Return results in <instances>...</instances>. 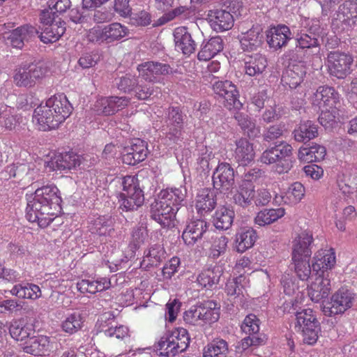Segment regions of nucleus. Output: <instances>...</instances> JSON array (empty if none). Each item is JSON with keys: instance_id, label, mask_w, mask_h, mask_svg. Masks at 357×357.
Returning <instances> with one entry per match:
<instances>
[{"instance_id": "8", "label": "nucleus", "mask_w": 357, "mask_h": 357, "mask_svg": "<svg viewBox=\"0 0 357 357\" xmlns=\"http://www.w3.org/2000/svg\"><path fill=\"white\" fill-rule=\"evenodd\" d=\"M328 68L329 74L338 79H344L351 72L353 56L339 51L330 52L328 54Z\"/></svg>"}, {"instance_id": "55", "label": "nucleus", "mask_w": 357, "mask_h": 357, "mask_svg": "<svg viewBox=\"0 0 357 357\" xmlns=\"http://www.w3.org/2000/svg\"><path fill=\"white\" fill-rule=\"evenodd\" d=\"M167 131L165 133V140L168 146L178 144L182 142L183 126L167 125Z\"/></svg>"}, {"instance_id": "7", "label": "nucleus", "mask_w": 357, "mask_h": 357, "mask_svg": "<svg viewBox=\"0 0 357 357\" xmlns=\"http://www.w3.org/2000/svg\"><path fill=\"white\" fill-rule=\"evenodd\" d=\"M234 177V170L229 163H219L212 176L214 189L223 195L231 194L235 188Z\"/></svg>"}, {"instance_id": "35", "label": "nucleus", "mask_w": 357, "mask_h": 357, "mask_svg": "<svg viewBox=\"0 0 357 357\" xmlns=\"http://www.w3.org/2000/svg\"><path fill=\"white\" fill-rule=\"evenodd\" d=\"M234 119L237 121L244 135L250 139H255L260 136V127L256 125V122L248 114L237 112L234 114Z\"/></svg>"}, {"instance_id": "64", "label": "nucleus", "mask_w": 357, "mask_h": 357, "mask_svg": "<svg viewBox=\"0 0 357 357\" xmlns=\"http://www.w3.org/2000/svg\"><path fill=\"white\" fill-rule=\"evenodd\" d=\"M284 132V126L280 124L273 125L264 131L263 139L264 141L271 142L280 138Z\"/></svg>"}, {"instance_id": "43", "label": "nucleus", "mask_w": 357, "mask_h": 357, "mask_svg": "<svg viewBox=\"0 0 357 357\" xmlns=\"http://www.w3.org/2000/svg\"><path fill=\"white\" fill-rule=\"evenodd\" d=\"M228 352L227 342L222 339H216L204 347L203 357H227Z\"/></svg>"}, {"instance_id": "18", "label": "nucleus", "mask_w": 357, "mask_h": 357, "mask_svg": "<svg viewBox=\"0 0 357 357\" xmlns=\"http://www.w3.org/2000/svg\"><path fill=\"white\" fill-rule=\"evenodd\" d=\"M208 224L200 219L190 221L185 227L182 234V238L185 245H194L202 239L207 231Z\"/></svg>"}, {"instance_id": "57", "label": "nucleus", "mask_w": 357, "mask_h": 357, "mask_svg": "<svg viewBox=\"0 0 357 357\" xmlns=\"http://www.w3.org/2000/svg\"><path fill=\"white\" fill-rule=\"evenodd\" d=\"M118 89L125 93L131 92L137 85V79L131 74H126L115 79Z\"/></svg>"}, {"instance_id": "12", "label": "nucleus", "mask_w": 357, "mask_h": 357, "mask_svg": "<svg viewBox=\"0 0 357 357\" xmlns=\"http://www.w3.org/2000/svg\"><path fill=\"white\" fill-rule=\"evenodd\" d=\"M214 93L225 99V106L229 110H240L243 103L238 99V91L236 85L229 80L218 81L213 84Z\"/></svg>"}, {"instance_id": "15", "label": "nucleus", "mask_w": 357, "mask_h": 357, "mask_svg": "<svg viewBox=\"0 0 357 357\" xmlns=\"http://www.w3.org/2000/svg\"><path fill=\"white\" fill-rule=\"evenodd\" d=\"M147 143L139 138L135 139L130 146L124 149L122 160L124 164L135 165L144 161L148 155Z\"/></svg>"}, {"instance_id": "1", "label": "nucleus", "mask_w": 357, "mask_h": 357, "mask_svg": "<svg viewBox=\"0 0 357 357\" xmlns=\"http://www.w3.org/2000/svg\"><path fill=\"white\" fill-rule=\"evenodd\" d=\"M61 202L56 186L47 185L38 188L27 197L26 217L29 222H37L40 227H46L61 209Z\"/></svg>"}, {"instance_id": "44", "label": "nucleus", "mask_w": 357, "mask_h": 357, "mask_svg": "<svg viewBox=\"0 0 357 357\" xmlns=\"http://www.w3.org/2000/svg\"><path fill=\"white\" fill-rule=\"evenodd\" d=\"M104 29L106 33L107 43H109L120 40L128 36L130 33L129 29L119 22H113L105 25L104 26Z\"/></svg>"}, {"instance_id": "24", "label": "nucleus", "mask_w": 357, "mask_h": 357, "mask_svg": "<svg viewBox=\"0 0 357 357\" xmlns=\"http://www.w3.org/2000/svg\"><path fill=\"white\" fill-rule=\"evenodd\" d=\"M9 333L11 337L17 341H27L31 337L35 329L32 323L28 322L24 319L14 320L9 326Z\"/></svg>"}, {"instance_id": "34", "label": "nucleus", "mask_w": 357, "mask_h": 357, "mask_svg": "<svg viewBox=\"0 0 357 357\" xmlns=\"http://www.w3.org/2000/svg\"><path fill=\"white\" fill-rule=\"evenodd\" d=\"M224 48V42L220 36L211 37L205 44L202 45L197 57L200 61H208L221 52Z\"/></svg>"}, {"instance_id": "14", "label": "nucleus", "mask_w": 357, "mask_h": 357, "mask_svg": "<svg viewBox=\"0 0 357 357\" xmlns=\"http://www.w3.org/2000/svg\"><path fill=\"white\" fill-rule=\"evenodd\" d=\"M173 35L177 51H181L188 56L195 52L197 49L195 33L191 32L185 26H179L175 29Z\"/></svg>"}, {"instance_id": "62", "label": "nucleus", "mask_w": 357, "mask_h": 357, "mask_svg": "<svg viewBox=\"0 0 357 357\" xmlns=\"http://www.w3.org/2000/svg\"><path fill=\"white\" fill-rule=\"evenodd\" d=\"M201 313L200 303H199L192 306L184 312L183 319L186 323L192 325L199 324H201Z\"/></svg>"}, {"instance_id": "61", "label": "nucleus", "mask_w": 357, "mask_h": 357, "mask_svg": "<svg viewBox=\"0 0 357 357\" xmlns=\"http://www.w3.org/2000/svg\"><path fill=\"white\" fill-rule=\"evenodd\" d=\"M27 64L34 83H36V80L44 77L48 72V68L46 63L43 61L30 63Z\"/></svg>"}, {"instance_id": "60", "label": "nucleus", "mask_w": 357, "mask_h": 357, "mask_svg": "<svg viewBox=\"0 0 357 357\" xmlns=\"http://www.w3.org/2000/svg\"><path fill=\"white\" fill-rule=\"evenodd\" d=\"M0 123L6 129L13 130L19 123V118L11 112V109L0 112Z\"/></svg>"}, {"instance_id": "50", "label": "nucleus", "mask_w": 357, "mask_h": 357, "mask_svg": "<svg viewBox=\"0 0 357 357\" xmlns=\"http://www.w3.org/2000/svg\"><path fill=\"white\" fill-rule=\"evenodd\" d=\"M14 82L18 86H31L35 84L28 64H24L16 72Z\"/></svg>"}, {"instance_id": "22", "label": "nucleus", "mask_w": 357, "mask_h": 357, "mask_svg": "<svg viewBox=\"0 0 357 357\" xmlns=\"http://www.w3.org/2000/svg\"><path fill=\"white\" fill-rule=\"evenodd\" d=\"M186 189L184 187L167 188L158 194V197L165 204L174 208L177 213L181 206L185 204Z\"/></svg>"}, {"instance_id": "17", "label": "nucleus", "mask_w": 357, "mask_h": 357, "mask_svg": "<svg viewBox=\"0 0 357 357\" xmlns=\"http://www.w3.org/2000/svg\"><path fill=\"white\" fill-rule=\"evenodd\" d=\"M208 19L211 28L216 32L229 30L234 26V14L225 9L209 10Z\"/></svg>"}, {"instance_id": "21", "label": "nucleus", "mask_w": 357, "mask_h": 357, "mask_svg": "<svg viewBox=\"0 0 357 357\" xmlns=\"http://www.w3.org/2000/svg\"><path fill=\"white\" fill-rule=\"evenodd\" d=\"M53 168L59 171L75 169L77 167L84 169L82 156L74 152H65L59 153L52 162Z\"/></svg>"}, {"instance_id": "33", "label": "nucleus", "mask_w": 357, "mask_h": 357, "mask_svg": "<svg viewBox=\"0 0 357 357\" xmlns=\"http://www.w3.org/2000/svg\"><path fill=\"white\" fill-rule=\"evenodd\" d=\"M115 219L111 215L99 216L90 222L89 230L99 236H110L114 231Z\"/></svg>"}, {"instance_id": "6", "label": "nucleus", "mask_w": 357, "mask_h": 357, "mask_svg": "<svg viewBox=\"0 0 357 357\" xmlns=\"http://www.w3.org/2000/svg\"><path fill=\"white\" fill-rule=\"evenodd\" d=\"M355 296V294L347 288L339 289L332 295L331 301L323 305L324 314L332 317L344 313L352 307Z\"/></svg>"}, {"instance_id": "10", "label": "nucleus", "mask_w": 357, "mask_h": 357, "mask_svg": "<svg viewBox=\"0 0 357 357\" xmlns=\"http://www.w3.org/2000/svg\"><path fill=\"white\" fill-rule=\"evenodd\" d=\"M38 33L39 31L35 26L26 24L5 33L3 38L6 45L21 50L26 43L32 40Z\"/></svg>"}, {"instance_id": "2", "label": "nucleus", "mask_w": 357, "mask_h": 357, "mask_svg": "<svg viewBox=\"0 0 357 357\" xmlns=\"http://www.w3.org/2000/svg\"><path fill=\"white\" fill-rule=\"evenodd\" d=\"M73 109L64 94L54 95L48 98L45 105L41 104L35 109L33 121L38 123L40 130L55 129L70 116Z\"/></svg>"}, {"instance_id": "9", "label": "nucleus", "mask_w": 357, "mask_h": 357, "mask_svg": "<svg viewBox=\"0 0 357 357\" xmlns=\"http://www.w3.org/2000/svg\"><path fill=\"white\" fill-rule=\"evenodd\" d=\"M355 5L351 2L341 4L332 20L333 29L337 32H348L357 24V14L351 11Z\"/></svg>"}, {"instance_id": "46", "label": "nucleus", "mask_w": 357, "mask_h": 357, "mask_svg": "<svg viewBox=\"0 0 357 357\" xmlns=\"http://www.w3.org/2000/svg\"><path fill=\"white\" fill-rule=\"evenodd\" d=\"M165 258V251L160 245H153L145 254L143 263L148 266H157Z\"/></svg>"}, {"instance_id": "28", "label": "nucleus", "mask_w": 357, "mask_h": 357, "mask_svg": "<svg viewBox=\"0 0 357 357\" xmlns=\"http://www.w3.org/2000/svg\"><path fill=\"white\" fill-rule=\"evenodd\" d=\"M257 238L256 231L251 227L241 228L235 236L236 250L238 252L243 253L251 248Z\"/></svg>"}, {"instance_id": "51", "label": "nucleus", "mask_w": 357, "mask_h": 357, "mask_svg": "<svg viewBox=\"0 0 357 357\" xmlns=\"http://www.w3.org/2000/svg\"><path fill=\"white\" fill-rule=\"evenodd\" d=\"M296 44L302 48L303 50L310 49H317V52H319V47L321 45L319 38H315V36H308L304 34V32H301L296 36Z\"/></svg>"}, {"instance_id": "13", "label": "nucleus", "mask_w": 357, "mask_h": 357, "mask_svg": "<svg viewBox=\"0 0 357 357\" xmlns=\"http://www.w3.org/2000/svg\"><path fill=\"white\" fill-rule=\"evenodd\" d=\"M130 99L126 96H109L98 98L93 106L97 114L109 116L126 107Z\"/></svg>"}, {"instance_id": "52", "label": "nucleus", "mask_w": 357, "mask_h": 357, "mask_svg": "<svg viewBox=\"0 0 357 357\" xmlns=\"http://www.w3.org/2000/svg\"><path fill=\"white\" fill-rule=\"evenodd\" d=\"M307 50H303L297 44L295 47L284 52L282 59L291 64H304V59L307 54Z\"/></svg>"}, {"instance_id": "59", "label": "nucleus", "mask_w": 357, "mask_h": 357, "mask_svg": "<svg viewBox=\"0 0 357 357\" xmlns=\"http://www.w3.org/2000/svg\"><path fill=\"white\" fill-rule=\"evenodd\" d=\"M296 324L295 327L301 329L303 326L307 324H311L312 322L315 321L316 316L314 314L312 310L304 309L300 312H296Z\"/></svg>"}, {"instance_id": "56", "label": "nucleus", "mask_w": 357, "mask_h": 357, "mask_svg": "<svg viewBox=\"0 0 357 357\" xmlns=\"http://www.w3.org/2000/svg\"><path fill=\"white\" fill-rule=\"evenodd\" d=\"M338 187L342 194L347 196L357 191V175H349L338 181Z\"/></svg>"}, {"instance_id": "3", "label": "nucleus", "mask_w": 357, "mask_h": 357, "mask_svg": "<svg viewBox=\"0 0 357 357\" xmlns=\"http://www.w3.org/2000/svg\"><path fill=\"white\" fill-rule=\"evenodd\" d=\"M335 264V252L331 250L318 252L312 262V276L314 280L308 288V295L314 302L327 298L331 289V271Z\"/></svg>"}, {"instance_id": "5", "label": "nucleus", "mask_w": 357, "mask_h": 357, "mask_svg": "<svg viewBox=\"0 0 357 357\" xmlns=\"http://www.w3.org/2000/svg\"><path fill=\"white\" fill-rule=\"evenodd\" d=\"M40 21L42 26L39 38L43 43L56 42L66 31V22L52 10L41 11Z\"/></svg>"}, {"instance_id": "25", "label": "nucleus", "mask_w": 357, "mask_h": 357, "mask_svg": "<svg viewBox=\"0 0 357 357\" xmlns=\"http://www.w3.org/2000/svg\"><path fill=\"white\" fill-rule=\"evenodd\" d=\"M306 73V67L304 64L289 65L282 75V82L284 85L289 86L290 89H296L303 82Z\"/></svg>"}, {"instance_id": "30", "label": "nucleus", "mask_w": 357, "mask_h": 357, "mask_svg": "<svg viewBox=\"0 0 357 357\" xmlns=\"http://www.w3.org/2000/svg\"><path fill=\"white\" fill-rule=\"evenodd\" d=\"M313 236L310 231H303L294 240L291 256L310 257L313 246Z\"/></svg>"}, {"instance_id": "49", "label": "nucleus", "mask_w": 357, "mask_h": 357, "mask_svg": "<svg viewBox=\"0 0 357 357\" xmlns=\"http://www.w3.org/2000/svg\"><path fill=\"white\" fill-rule=\"evenodd\" d=\"M83 324V318L81 314L74 312L70 314L62 322L63 331L69 334H73L81 329Z\"/></svg>"}, {"instance_id": "4", "label": "nucleus", "mask_w": 357, "mask_h": 357, "mask_svg": "<svg viewBox=\"0 0 357 357\" xmlns=\"http://www.w3.org/2000/svg\"><path fill=\"white\" fill-rule=\"evenodd\" d=\"M123 192L118 195L119 208L124 211L137 210L144 202V195L135 176H126L122 178Z\"/></svg>"}, {"instance_id": "54", "label": "nucleus", "mask_w": 357, "mask_h": 357, "mask_svg": "<svg viewBox=\"0 0 357 357\" xmlns=\"http://www.w3.org/2000/svg\"><path fill=\"white\" fill-rule=\"evenodd\" d=\"M185 115L178 107H169L166 112V123L176 126H183Z\"/></svg>"}, {"instance_id": "36", "label": "nucleus", "mask_w": 357, "mask_h": 357, "mask_svg": "<svg viewBox=\"0 0 357 357\" xmlns=\"http://www.w3.org/2000/svg\"><path fill=\"white\" fill-rule=\"evenodd\" d=\"M216 206L215 195L208 188H204L199 191L196 199L195 207L199 213L204 215V213L211 211Z\"/></svg>"}, {"instance_id": "37", "label": "nucleus", "mask_w": 357, "mask_h": 357, "mask_svg": "<svg viewBox=\"0 0 357 357\" xmlns=\"http://www.w3.org/2000/svg\"><path fill=\"white\" fill-rule=\"evenodd\" d=\"M294 138L296 142L306 144L310 139L318 135L317 126L312 121L301 123L294 132Z\"/></svg>"}, {"instance_id": "20", "label": "nucleus", "mask_w": 357, "mask_h": 357, "mask_svg": "<svg viewBox=\"0 0 357 357\" xmlns=\"http://www.w3.org/2000/svg\"><path fill=\"white\" fill-rule=\"evenodd\" d=\"M22 350L33 356H46L51 350L50 337L44 335L32 336L21 344Z\"/></svg>"}, {"instance_id": "11", "label": "nucleus", "mask_w": 357, "mask_h": 357, "mask_svg": "<svg viewBox=\"0 0 357 357\" xmlns=\"http://www.w3.org/2000/svg\"><path fill=\"white\" fill-rule=\"evenodd\" d=\"M175 210L158 197L150 205V218L162 228H172L174 227Z\"/></svg>"}, {"instance_id": "63", "label": "nucleus", "mask_w": 357, "mask_h": 357, "mask_svg": "<svg viewBox=\"0 0 357 357\" xmlns=\"http://www.w3.org/2000/svg\"><path fill=\"white\" fill-rule=\"evenodd\" d=\"M336 107L323 110L319 115V121L325 128L332 127L336 123Z\"/></svg>"}, {"instance_id": "32", "label": "nucleus", "mask_w": 357, "mask_h": 357, "mask_svg": "<svg viewBox=\"0 0 357 357\" xmlns=\"http://www.w3.org/2000/svg\"><path fill=\"white\" fill-rule=\"evenodd\" d=\"M255 185L251 183H241L236 192L233 196L234 203L243 208L253 205Z\"/></svg>"}, {"instance_id": "16", "label": "nucleus", "mask_w": 357, "mask_h": 357, "mask_svg": "<svg viewBox=\"0 0 357 357\" xmlns=\"http://www.w3.org/2000/svg\"><path fill=\"white\" fill-rule=\"evenodd\" d=\"M137 70L139 75L149 82H155L158 76L167 75L173 72L169 64L153 61L139 65Z\"/></svg>"}, {"instance_id": "19", "label": "nucleus", "mask_w": 357, "mask_h": 357, "mask_svg": "<svg viewBox=\"0 0 357 357\" xmlns=\"http://www.w3.org/2000/svg\"><path fill=\"white\" fill-rule=\"evenodd\" d=\"M291 39V32L284 24L271 27L266 31V41L271 48L281 49Z\"/></svg>"}, {"instance_id": "31", "label": "nucleus", "mask_w": 357, "mask_h": 357, "mask_svg": "<svg viewBox=\"0 0 357 357\" xmlns=\"http://www.w3.org/2000/svg\"><path fill=\"white\" fill-rule=\"evenodd\" d=\"M236 146L234 157L240 165H248L254 160L253 146L247 139L241 137L236 142Z\"/></svg>"}, {"instance_id": "45", "label": "nucleus", "mask_w": 357, "mask_h": 357, "mask_svg": "<svg viewBox=\"0 0 357 357\" xmlns=\"http://www.w3.org/2000/svg\"><path fill=\"white\" fill-rule=\"evenodd\" d=\"M295 272L301 280H307L312 273V265L310 264V257L291 256Z\"/></svg>"}, {"instance_id": "23", "label": "nucleus", "mask_w": 357, "mask_h": 357, "mask_svg": "<svg viewBox=\"0 0 357 357\" xmlns=\"http://www.w3.org/2000/svg\"><path fill=\"white\" fill-rule=\"evenodd\" d=\"M326 155L325 146L317 143H309L301 146L298 153L300 160L306 162H319L324 159Z\"/></svg>"}, {"instance_id": "47", "label": "nucleus", "mask_w": 357, "mask_h": 357, "mask_svg": "<svg viewBox=\"0 0 357 357\" xmlns=\"http://www.w3.org/2000/svg\"><path fill=\"white\" fill-rule=\"evenodd\" d=\"M303 336V342L308 344H314L319 337V334L321 332V326L317 319H315L311 324L309 323L301 329Z\"/></svg>"}, {"instance_id": "48", "label": "nucleus", "mask_w": 357, "mask_h": 357, "mask_svg": "<svg viewBox=\"0 0 357 357\" xmlns=\"http://www.w3.org/2000/svg\"><path fill=\"white\" fill-rule=\"evenodd\" d=\"M303 336V342L308 344H314L319 337V334L321 332V326L317 319H315L311 324L309 323L301 329Z\"/></svg>"}, {"instance_id": "42", "label": "nucleus", "mask_w": 357, "mask_h": 357, "mask_svg": "<svg viewBox=\"0 0 357 357\" xmlns=\"http://www.w3.org/2000/svg\"><path fill=\"white\" fill-rule=\"evenodd\" d=\"M201 322L211 324L216 322L220 318V307L213 301H206L200 303Z\"/></svg>"}, {"instance_id": "58", "label": "nucleus", "mask_w": 357, "mask_h": 357, "mask_svg": "<svg viewBox=\"0 0 357 357\" xmlns=\"http://www.w3.org/2000/svg\"><path fill=\"white\" fill-rule=\"evenodd\" d=\"M228 242V238L225 236H221L219 238H216L214 240L210 250L211 257L213 259H217L222 255L225 254Z\"/></svg>"}, {"instance_id": "40", "label": "nucleus", "mask_w": 357, "mask_h": 357, "mask_svg": "<svg viewBox=\"0 0 357 357\" xmlns=\"http://www.w3.org/2000/svg\"><path fill=\"white\" fill-rule=\"evenodd\" d=\"M222 275V269L220 266H215L203 271L197 277V282L202 287L206 289H211L217 285Z\"/></svg>"}, {"instance_id": "27", "label": "nucleus", "mask_w": 357, "mask_h": 357, "mask_svg": "<svg viewBox=\"0 0 357 357\" xmlns=\"http://www.w3.org/2000/svg\"><path fill=\"white\" fill-rule=\"evenodd\" d=\"M268 65L266 56L256 53L248 55L244 59V70L246 75L254 77L263 73Z\"/></svg>"}, {"instance_id": "39", "label": "nucleus", "mask_w": 357, "mask_h": 357, "mask_svg": "<svg viewBox=\"0 0 357 357\" xmlns=\"http://www.w3.org/2000/svg\"><path fill=\"white\" fill-rule=\"evenodd\" d=\"M158 347L160 356L173 357L183 351L184 343L183 344L182 342H180V344L178 342L175 343L174 338H171L169 335L161 337L158 343Z\"/></svg>"}, {"instance_id": "38", "label": "nucleus", "mask_w": 357, "mask_h": 357, "mask_svg": "<svg viewBox=\"0 0 357 357\" xmlns=\"http://www.w3.org/2000/svg\"><path fill=\"white\" fill-rule=\"evenodd\" d=\"M235 216L233 209L221 206L218 208L213 216V222L215 228L218 229H228L231 227Z\"/></svg>"}, {"instance_id": "29", "label": "nucleus", "mask_w": 357, "mask_h": 357, "mask_svg": "<svg viewBox=\"0 0 357 357\" xmlns=\"http://www.w3.org/2000/svg\"><path fill=\"white\" fill-rule=\"evenodd\" d=\"M314 96V103L319 107H335L339 100L338 93L335 89L328 86H319Z\"/></svg>"}, {"instance_id": "53", "label": "nucleus", "mask_w": 357, "mask_h": 357, "mask_svg": "<svg viewBox=\"0 0 357 357\" xmlns=\"http://www.w3.org/2000/svg\"><path fill=\"white\" fill-rule=\"evenodd\" d=\"M259 319L255 314H249L245 317L241 328L248 335H259Z\"/></svg>"}, {"instance_id": "26", "label": "nucleus", "mask_w": 357, "mask_h": 357, "mask_svg": "<svg viewBox=\"0 0 357 357\" xmlns=\"http://www.w3.org/2000/svg\"><path fill=\"white\" fill-rule=\"evenodd\" d=\"M264 41L262 29L260 26H252L246 33H243L240 43L243 51H254L261 47Z\"/></svg>"}, {"instance_id": "41", "label": "nucleus", "mask_w": 357, "mask_h": 357, "mask_svg": "<svg viewBox=\"0 0 357 357\" xmlns=\"http://www.w3.org/2000/svg\"><path fill=\"white\" fill-rule=\"evenodd\" d=\"M284 214L283 208H264L257 213L255 222L261 227L268 225L282 218Z\"/></svg>"}]
</instances>
